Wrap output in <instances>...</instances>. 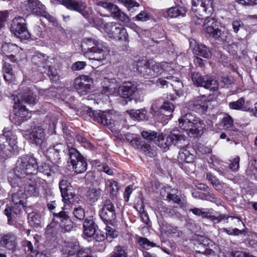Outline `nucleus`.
I'll return each instance as SVG.
<instances>
[{
	"instance_id": "nucleus-29",
	"label": "nucleus",
	"mask_w": 257,
	"mask_h": 257,
	"mask_svg": "<svg viewBox=\"0 0 257 257\" xmlns=\"http://www.w3.org/2000/svg\"><path fill=\"white\" fill-rule=\"evenodd\" d=\"M200 5V7L207 14L213 13V0H192L193 7H197Z\"/></svg>"
},
{
	"instance_id": "nucleus-23",
	"label": "nucleus",
	"mask_w": 257,
	"mask_h": 257,
	"mask_svg": "<svg viewBox=\"0 0 257 257\" xmlns=\"http://www.w3.org/2000/svg\"><path fill=\"white\" fill-rule=\"evenodd\" d=\"M137 90V85L136 84L131 81L124 82L118 87L119 96L122 97L128 98L130 101L132 100L130 97L132 96Z\"/></svg>"
},
{
	"instance_id": "nucleus-17",
	"label": "nucleus",
	"mask_w": 257,
	"mask_h": 257,
	"mask_svg": "<svg viewBox=\"0 0 257 257\" xmlns=\"http://www.w3.org/2000/svg\"><path fill=\"white\" fill-rule=\"evenodd\" d=\"M82 249L80 248L79 243L76 241H64L62 244V254L65 257H78Z\"/></svg>"
},
{
	"instance_id": "nucleus-19",
	"label": "nucleus",
	"mask_w": 257,
	"mask_h": 257,
	"mask_svg": "<svg viewBox=\"0 0 257 257\" xmlns=\"http://www.w3.org/2000/svg\"><path fill=\"white\" fill-rule=\"evenodd\" d=\"M92 83L89 77L84 76L75 79L73 85L79 93L85 95L90 91Z\"/></svg>"
},
{
	"instance_id": "nucleus-16",
	"label": "nucleus",
	"mask_w": 257,
	"mask_h": 257,
	"mask_svg": "<svg viewBox=\"0 0 257 257\" xmlns=\"http://www.w3.org/2000/svg\"><path fill=\"white\" fill-rule=\"evenodd\" d=\"M59 186L64 203L69 204L72 203L75 194L73 192V189L71 183L68 180L63 179L60 181Z\"/></svg>"
},
{
	"instance_id": "nucleus-22",
	"label": "nucleus",
	"mask_w": 257,
	"mask_h": 257,
	"mask_svg": "<svg viewBox=\"0 0 257 257\" xmlns=\"http://www.w3.org/2000/svg\"><path fill=\"white\" fill-rule=\"evenodd\" d=\"M83 229L82 235L84 238L86 239L93 236L98 229V227L92 219L87 218L83 222Z\"/></svg>"
},
{
	"instance_id": "nucleus-14",
	"label": "nucleus",
	"mask_w": 257,
	"mask_h": 257,
	"mask_svg": "<svg viewBox=\"0 0 257 257\" xmlns=\"http://www.w3.org/2000/svg\"><path fill=\"white\" fill-rule=\"evenodd\" d=\"M53 221L59 224L62 232L65 233L71 230L73 228L72 222L66 212L61 211L58 213L53 212Z\"/></svg>"
},
{
	"instance_id": "nucleus-53",
	"label": "nucleus",
	"mask_w": 257,
	"mask_h": 257,
	"mask_svg": "<svg viewBox=\"0 0 257 257\" xmlns=\"http://www.w3.org/2000/svg\"><path fill=\"white\" fill-rule=\"evenodd\" d=\"M107 1H96V5L98 6L101 7L107 10H108L110 14L113 11L115 10L114 9H116V5L112 4L111 3L107 2Z\"/></svg>"
},
{
	"instance_id": "nucleus-63",
	"label": "nucleus",
	"mask_w": 257,
	"mask_h": 257,
	"mask_svg": "<svg viewBox=\"0 0 257 257\" xmlns=\"http://www.w3.org/2000/svg\"><path fill=\"white\" fill-rule=\"evenodd\" d=\"M231 162L229 165V168L232 171H236L239 168V161L240 158L238 156H236L232 160H230Z\"/></svg>"
},
{
	"instance_id": "nucleus-57",
	"label": "nucleus",
	"mask_w": 257,
	"mask_h": 257,
	"mask_svg": "<svg viewBox=\"0 0 257 257\" xmlns=\"http://www.w3.org/2000/svg\"><path fill=\"white\" fill-rule=\"evenodd\" d=\"M165 139L167 145V148H168L172 144L175 145L180 140V137L177 135L172 134L171 135L167 136L165 138Z\"/></svg>"
},
{
	"instance_id": "nucleus-13",
	"label": "nucleus",
	"mask_w": 257,
	"mask_h": 257,
	"mask_svg": "<svg viewBox=\"0 0 257 257\" xmlns=\"http://www.w3.org/2000/svg\"><path fill=\"white\" fill-rule=\"evenodd\" d=\"M13 100L21 104L34 105L36 103V95L28 87L23 88L17 94L13 95Z\"/></svg>"
},
{
	"instance_id": "nucleus-42",
	"label": "nucleus",
	"mask_w": 257,
	"mask_h": 257,
	"mask_svg": "<svg viewBox=\"0 0 257 257\" xmlns=\"http://www.w3.org/2000/svg\"><path fill=\"white\" fill-rule=\"evenodd\" d=\"M101 190L99 188H92L89 189L87 193L86 197L89 203L92 204L96 202L100 198Z\"/></svg>"
},
{
	"instance_id": "nucleus-32",
	"label": "nucleus",
	"mask_w": 257,
	"mask_h": 257,
	"mask_svg": "<svg viewBox=\"0 0 257 257\" xmlns=\"http://www.w3.org/2000/svg\"><path fill=\"white\" fill-rule=\"evenodd\" d=\"M194 53L197 56L203 57L206 59H209L211 57L212 53L209 49L203 44H198L194 49Z\"/></svg>"
},
{
	"instance_id": "nucleus-46",
	"label": "nucleus",
	"mask_w": 257,
	"mask_h": 257,
	"mask_svg": "<svg viewBox=\"0 0 257 257\" xmlns=\"http://www.w3.org/2000/svg\"><path fill=\"white\" fill-rule=\"evenodd\" d=\"M206 78V76H202L199 72H193L191 74L192 80L197 86L203 87Z\"/></svg>"
},
{
	"instance_id": "nucleus-34",
	"label": "nucleus",
	"mask_w": 257,
	"mask_h": 257,
	"mask_svg": "<svg viewBox=\"0 0 257 257\" xmlns=\"http://www.w3.org/2000/svg\"><path fill=\"white\" fill-rule=\"evenodd\" d=\"M109 84L104 86L101 90L102 94H106V96L108 97L109 95L117 96L119 95L118 92V87L115 81L109 82Z\"/></svg>"
},
{
	"instance_id": "nucleus-37",
	"label": "nucleus",
	"mask_w": 257,
	"mask_h": 257,
	"mask_svg": "<svg viewBox=\"0 0 257 257\" xmlns=\"http://www.w3.org/2000/svg\"><path fill=\"white\" fill-rule=\"evenodd\" d=\"M21 9L23 12L27 15H29L31 13H39V11L37 10V9H35L32 8L33 6V1L31 0H21ZM37 10H40L41 8L38 7Z\"/></svg>"
},
{
	"instance_id": "nucleus-21",
	"label": "nucleus",
	"mask_w": 257,
	"mask_h": 257,
	"mask_svg": "<svg viewBox=\"0 0 257 257\" xmlns=\"http://www.w3.org/2000/svg\"><path fill=\"white\" fill-rule=\"evenodd\" d=\"M12 201L13 205L10 208L12 209L13 213L20 214L25 207V199L21 190L20 192L12 194Z\"/></svg>"
},
{
	"instance_id": "nucleus-35",
	"label": "nucleus",
	"mask_w": 257,
	"mask_h": 257,
	"mask_svg": "<svg viewBox=\"0 0 257 257\" xmlns=\"http://www.w3.org/2000/svg\"><path fill=\"white\" fill-rule=\"evenodd\" d=\"M166 78L169 80V84L173 87L176 94L178 95L181 94L183 87L182 82L178 78L172 75H167Z\"/></svg>"
},
{
	"instance_id": "nucleus-18",
	"label": "nucleus",
	"mask_w": 257,
	"mask_h": 257,
	"mask_svg": "<svg viewBox=\"0 0 257 257\" xmlns=\"http://www.w3.org/2000/svg\"><path fill=\"white\" fill-rule=\"evenodd\" d=\"M0 245L12 252H14L18 246L16 235L12 232L1 234Z\"/></svg>"
},
{
	"instance_id": "nucleus-30",
	"label": "nucleus",
	"mask_w": 257,
	"mask_h": 257,
	"mask_svg": "<svg viewBox=\"0 0 257 257\" xmlns=\"http://www.w3.org/2000/svg\"><path fill=\"white\" fill-rule=\"evenodd\" d=\"M177 160L179 163H193L194 155L187 149L183 148L179 152Z\"/></svg>"
},
{
	"instance_id": "nucleus-3",
	"label": "nucleus",
	"mask_w": 257,
	"mask_h": 257,
	"mask_svg": "<svg viewBox=\"0 0 257 257\" xmlns=\"http://www.w3.org/2000/svg\"><path fill=\"white\" fill-rule=\"evenodd\" d=\"M179 125L189 136L193 137H200L206 126L203 120L191 112L182 113L179 119Z\"/></svg>"
},
{
	"instance_id": "nucleus-44",
	"label": "nucleus",
	"mask_w": 257,
	"mask_h": 257,
	"mask_svg": "<svg viewBox=\"0 0 257 257\" xmlns=\"http://www.w3.org/2000/svg\"><path fill=\"white\" fill-rule=\"evenodd\" d=\"M55 167L51 166L46 163H42L39 166H37V170L44 175L49 177L53 175L55 173Z\"/></svg>"
},
{
	"instance_id": "nucleus-60",
	"label": "nucleus",
	"mask_w": 257,
	"mask_h": 257,
	"mask_svg": "<svg viewBox=\"0 0 257 257\" xmlns=\"http://www.w3.org/2000/svg\"><path fill=\"white\" fill-rule=\"evenodd\" d=\"M33 6L32 8L37 9H38L39 6V7L41 8V10H37L38 11H39V12H40V14H38V13H32V14H34L37 16H41V14L44 13V11L45 10V7L40 1H39L38 0H33Z\"/></svg>"
},
{
	"instance_id": "nucleus-52",
	"label": "nucleus",
	"mask_w": 257,
	"mask_h": 257,
	"mask_svg": "<svg viewBox=\"0 0 257 257\" xmlns=\"http://www.w3.org/2000/svg\"><path fill=\"white\" fill-rule=\"evenodd\" d=\"M73 214L77 219L82 220L85 217V209L81 206H76L73 209Z\"/></svg>"
},
{
	"instance_id": "nucleus-36",
	"label": "nucleus",
	"mask_w": 257,
	"mask_h": 257,
	"mask_svg": "<svg viewBox=\"0 0 257 257\" xmlns=\"http://www.w3.org/2000/svg\"><path fill=\"white\" fill-rule=\"evenodd\" d=\"M62 4L67 9L74 11H80L83 3L78 0H62Z\"/></svg>"
},
{
	"instance_id": "nucleus-47",
	"label": "nucleus",
	"mask_w": 257,
	"mask_h": 257,
	"mask_svg": "<svg viewBox=\"0 0 257 257\" xmlns=\"http://www.w3.org/2000/svg\"><path fill=\"white\" fill-rule=\"evenodd\" d=\"M28 222L31 226L38 227L41 223V218L37 213L32 212L28 215Z\"/></svg>"
},
{
	"instance_id": "nucleus-56",
	"label": "nucleus",
	"mask_w": 257,
	"mask_h": 257,
	"mask_svg": "<svg viewBox=\"0 0 257 257\" xmlns=\"http://www.w3.org/2000/svg\"><path fill=\"white\" fill-rule=\"evenodd\" d=\"M206 179L216 189L218 188L220 186L219 180L211 173H207Z\"/></svg>"
},
{
	"instance_id": "nucleus-6",
	"label": "nucleus",
	"mask_w": 257,
	"mask_h": 257,
	"mask_svg": "<svg viewBox=\"0 0 257 257\" xmlns=\"http://www.w3.org/2000/svg\"><path fill=\"white\" fill-rule=\"evenodd\" d=\"M136 66L138 72L144 76L156 77L162 74L160 64L146 59L139 60Z\"/></svg>"
},
{
	"instance_id": "nucleus-49",
	"label": "nucleus",
	"mask_w": 257,
	"mask_h": 257,
	"mask_svg": "<svg viewBox=\"0 0 257 257\" xmlns=\"http://www.w3.org/2000/svg\"><path fill=\"white\" fill-rule=\"evenodd\" d=\"M166 39V32L162 28H159L155 32L152 38V41L155 43H159L164 41Z\"/></svg>"
},
{
	"instance_id": "nucleus-9",
	"label": "nucleus",
	"mask_w": 257,
	"mask_h": 257,
	"mask_svg": "<svg viewBox=\"0 0 257 257\" xmlns=\"http://www.w3.org/2000/svg\"><path fill=\"white\" fill-rule=\"evenodd\" d=\"M10 183L12 187L18 186L22 191L24 189L27 195L38 196L39 195V189L37 183L31 176L23 178L22 181L20 183L13 184L12 182H10Z\"/></svg>"
},
{
	"instance_id": "nucleus-48",
	"label": "nucleus",
	"mask_w": 257,
	"mask_h": 257,
	"mask_svg": "<svg viewBox=\"0 0 257 257\" xmlns=\"http://www.w3.org/2000/svg\"><path fill=\"white\" fill-rule=\"evenodd\" d=\"M106 189L111 195L115 196L118 191L117 182L112 180H107L105 183Z\"/></svg>"
},
{
	"instance_id": "nucleus-45",
	"label": "nucleus",
	"mask_w": 257,
	"mask_h": 257,
	"mask_svg": "<svg viewBox=\"0 0 257 257\" xmlns=\"http://www.w3.org/2000/svg\"><path fill=\"white\" fill-rule=\"evenodd\" d=\"M109 257H128L127 249L124 246L116 245Z\"/></svg>"
},
{
	"instance_id": "nucleus-62",
	"label": "nucleus",
	"mask_w": 257,
	"mask_h": 257,
	"mask_svg": "<svg viewBox=\"0 0 257 257\" xmlns=\"http://www.w3.org/2000/svg\"><path fill=\"white\" fill-rule=\"evenodd\" d=\"M166 76L158 78L155 83L156 86L160 88H167L169 84V80L166 78Z\"/></svg>"
},
{
	"instance_id": "nucleus-26",
	"label": "nucleus",
	"mask_w": 257,
	"mask_h": 257,
	"mask_svg": "<svg viewBox=\"0 0 257 257\" xmlns=\"http://www.w3.org/2000/svg\"><path fill=\"white\" fill-rule=\"evenodd\" d=\"M2 139L6 140V143H9L12 146H16L17 143V137L15 131L13 130V127L9 126L5 127L3 130Z\"/></svg>"
},
{
	"instance_id": "nucleus-11",
	"label": "nucleus",
	"mask_w": 257,
	"mask_h": 257,
	"mask_svg": "<svg viewBox=\"0 0 257 257\" xmlns=\"http://www.w3.org/2000/svg\"><path fill=\"white\" fill-rule=\"evenodd\" d=\"M87 114L95 121L111 128L113 126L114 120L112 119L111 115L109 111L100 110H93L89 108Z\"/></svg>"
},
{
	"instance_id": "nucleus-12",
	"label": "nucleus",
	"mask_w": 257,
	"mask_h": 257,
	"mask_svg": "<svg viewBox=\"0 0 257 257\" xmlns=\"http://www.w3.org/2000/svg\"><path fill=\"white\" fill-rule=\"evenodd\" d=\"M14 101L13 112L14 116L13 118V121L16 125H20L23 122L31 117L28 109L26 106L20 103Z\"/></svg>"
},
{
	"instance_id": "nucleus-51",
	"label": "nucleus",
	"mask_w": 257,
	"mask_h": 257,
	"mask_svg": "<svg viewBox=\"0 0 257 257\" xmlns=\"http://www.w3.org/2000/svg\"><path fill=\"white\" fill-rule=\"evenodd\" d=\"M142 136L146 140L151 141L154 143V142H156L158 136L156 132L151 131H143L142 132Z\"/></svg>"
},
{
	"instance_id": "nucleus-4",
	"label": "nucleus",
	"mask_w": 257,
	"mask_h": 257,
	"mask_svg": "<svg viewBox=\"0 0 257 257\" xmlns=\"http://www.w3.org/2000/svg\"><path fill=\"white\" fill-rule=\"evenodd\" d=\"M53 59H49L46 54L40 52H35L31 59L32 62L36 66V69L41 73H46L50 79L54 80L58 77V70L55 64L51 61Z\"/></svg>"
},
{
	"instance_id": "nucleus-24",
	"label": "nucleus",
	"mask_w": 257,
	"mask_h": 257,
	"mask_svg": "<svg viewBox=\"0 0 257 257\" xmlns=\"http://www.w3.org/2000/svg\"><path fill=\"white\" fill-rule=\"evenodd\" d=\"M45 129L40 126L34 127L30 134V139L33 144L40 146L45 141Z\"/></svg>"
},
{
	"instance_id": "nucleus-7",
	"label": "nucleus",
	"mask_w": 257,
	"mask_h": 257,
	"mask_svg": "<svg viewBox=\"0 0 257 257\" xmlns=\"http://www.w3.org/2000/svg\"><path fill=\"white\" fill-rule=\"evenodd\" d=\"M69 156L73 169L77 174L83 173L86 171L87 163L86 159L75 148L69 150Z\"/></svg>"
},
{
	"instance_id": "nucleus-58",
	"label": "nucleus",
	"mask_w": 257,
	"mask_h": 257,
	"mask_svg": "<svg viewBox=\"0 0 257 257\" xmlns=\"http://www.w3.org/2000/svg\"><path fill=\"white\" fill-rule=\"evenodd\" d=\"M220 230L222 232H226L228 235H238L241 234L244 232V230H239L237 228H222L220 229Z\"/></svg>"
},
{
	"instance_id": "nucleus-20",
	"label": "nucleus",
	"mask_w": 257,
	"mask_h": 257,
	"mask_svg": "<svg viewBox=\"0 0 257 257\" xmlns=\"http://www.w3.org/2000/svg\"><path fill=\"white\" fill-rule=\"evenodd\" d=\"M63 145L57 144L50 147L46 152V156L54 164H59L60 162V153L63 149Z\"/></svg>"
},
{
	"instance_id": "nucleus-1",
	"label": "nucleus",
	"mask_w": 257,
	"mask_h": 257,
	"mask_svg": "<svg viewBox=\"0 0 257 257\" xmlns=\"http://www.w3.org/2000/svg\"><path fill=\"white\" fill-rule=\"evenodd\" d=\"M37 162L35 158L30 155H24L17 161L13 176L9 177V182L20 183L23 178L30 177L37 172Z\"/></svg>"
},
{
	"instance_id": "nucleus-39",
	"label": "nucleus",
	"mask_w": 257,
	"mask_h": 257,
	"mask_svg": "<svg viewBox=\"0 0 257 257\" xmlns=\"http://www.w3.org/2000/svg\"><path fill=\"white\" fill-rule=\"evenodd\" d=\"M127 112L132 117L138 120H143L148 118L147 111L145 109H131L127 110Z\"/></svg>"
},
{
	"instance_id": "nucleus-55",
	"label": "nucleus",
	"mask_w": 257,
	"mask_h": 257,
	"mask_svg": "<svg viewBox=\"0 0 257 257\" xmlns=\"http://www.w3.org/2000/svg\"><path fill=\"white\" fill-rule=\"evenodd\" d=\"M105 230V234L106 235V238L109 237L111 239H113L116 238L118 235V231L111 226H106Z\"/></svg>"
},
{
	"instance_id": "nucleus-64",
	"label": "nucleus",
	"mask_w": 257,
	"mask_h": 257,
	"mask_svg": "<svg viewBox=\"0 0 257 257\" xmlns=\"http://www.w3.org/2000/svg\"><path fill=\"white\" fill-rule=\"evenodd\" d=\"M12 209H11L10 207L7 206L5 209V214L8 217V223L9 225H13L14 224V221L12 217Z\"/></svg>"
},
{
	"instance_id": "nucleus-27",
	"label": "nucleus",
	"mask_w": 257,
	"mask_h": 257,
	"mask_svg": "<svg viewBox=\"0 0 257 257\" xmlns=\"http://www.w3.org/2000/svg\"><path fill=\"white\" fill-rule=\"evenodd\" d=\"M23 246L26 253L28 254L27 257H47L45 253L39 251L30 241H23Z\"/></svg>"
},
{
	"instance_id": "nucleus-31",
	"label": "nucleus",
	"mask_w": 257,
	"mask_h": 257,
	"mask_svg": "<svg viewBox=\"0 0 257 257\" xmlns=\"http://www.w3.org/2000/svg\"><path fill=\"white\" fill-rule=\"evenodd\" d=\"M122 28L118 24L115 22H109L105 25V31L110 38L116 39L118 32H120Z\"/></svg>"
},
{
	"instance_id": "nucleus-59",
	"label": "nucleus",
	"mask_w": 257,
	"mask_h": 257,
	"mask_svg": "<svg viewBox=\"0 0 257 257\" xmlns=\"http://www.w3.org/2000/svg\"><path fill=\"white\" fill-rule=\"evenodd\" d=\"M200 197L203 199H205L215 203L220 202L219 198L216 197L214 194L209 192L206 195L202 194L200 195Z\"/></svg>"
},
{
	"instance_id": "nucleus-43",
	"label": "nucleus",
	"mask_w": 257,
	"mask_h": 257,
	"mask_svg": "<svg viewBox=\"0 0 257 257\" xmlns=\"http://www.w3.org/2000/svg\"><path fill=\"white\" fill-rule=\"evenodd\" d=\"M114 9L115 10L113 11L111 14L113 17L121 21L124 24H128L130 21L129 17L116 6Z\"/></svg>"
},
{
	"instance_id": "nucleus-54",
	"label": "nucleus",
	"mask_w": 257,
	"mask_h": 257,
	"mask_svg": "<svg viewBox=\"0 0 257 257\" xmlns=\"http://www.w3.org/2000/svg\"><path fill=\"white\" fill-rule=\"evenodd\" d=\"M118 2L123 5L130 11L134 7H139V4L133 0H117Z\"/></svg>"
},
{
	"instance_id": "nucleus-41",
	"label": "nucleus",
	"mask_w": 257,
	"mask_h": 257,
	"mask_svg": "<svg viewBox=\"0 0 257 257\" xmlns=\"http://www.w3.org/2000/svg\"><path fill=\"white\" fill-rule=\"evenodd\" d=\"M3 72L4 78L7 81L10 82L14 78L12 65L7 62H5L3 65Z\"/></svg>"
},
{
	"instance_id": "nucleus-10",
	"label": "nucleus",
	"mask_w": 257,
	"mask_h": 257,
	"mask_svg": "<svg viewBox=\"0 0 257 257\" xmlns=\"http://www.w3.org/2000/svg\"><path fill=\"white\" fill-rule=\"evenodd\" d=\"M99 216L105 224L112 225L116 218L115 208L109 199L102 202V207L99 211Z\"/></svg>"
},
{
	"instance_id": "nucleus-28",
	"label": "nucleus",
	"mask_w": 257,
	"mask_h": 257,
	"mask_svg": "<svg viewBox=\"0 0 257 257\" xmlns=\"http://www.w3.org/2000/svg\"><path fill=\"white\" fill-rule=\"evenodd\" d=\"M251 106V103L248 101H245L243 97H241L237 100L231 102L229 103L230 108L244 111H249Z\"/></svg>"
},
{
	"instance_id": "nucleus-8",
	"label": "nucleus",
	"mask_w": 257,
	"mask_h": 257,
	"mask_svg": "<svg viewBox=\"0 0 257 257\" xmlns=\"http://www.w3.org/2000/svg\"><path fill=\"white\" fill-rule=\"evenodd\" d=\"M11 32L18 38L22 40H26L30 37L27 29L26 20L21 17L15 18L12 22Z\"/></svg>"
},
{
	"instance_id": "nucleus-38",
	"label": "nucleus",
	"mask_w": 257,
	"mask_h": 257,
	"mask_svg": "<svg viewBox=\"0 0 257 257\" xmlns=\"http://www.w3.org/2000/svg\"><path fill=\"white\" fill-rule=\"evenodd\" d=\"M203 87L206 89L215 91L218 89L219 83L215 77L206 76Z\"/></svg>"
},
{
	"instance_id": "nucleus-5",
	"label": "nucleus",
	"mask_w": 257,
	"mask_h": 257,
	"mask_svg": "<svg viewBox=\"0 0 257 257\" xmlns=\"http://www.w3.org/2000/svg\"><path fill=\"white\" fill-rule=\"evenodd\" d=\"M194 8V7L192 9L195 12L199 11V15L202 17V18H201V19H204L203 17L206 18L203 26L204 31L210 36L218 41L226 42L228 39V33L225 31H222L218 28V22L214 18L205 16V14H207L203 12L200 6L197 9H195ZM212 14V13L208 15H209Z\"/></svg>"
},
{
	"instance_id": "nucleus-61",
	"label": "nucleus",
	"mask_w": 257,
	"mask_h": 257,
	"mask_svg": "<svg viewBox=\"0 0 257 257\" xmlns=\"http://www.w3.org/2000/svg\"><path fill=\"white\" fill-rule=\"evenodd\" d=\"M162 73H168L169 75L172 74L174 70L171 66V64L167 62H162L160 63Z\"/></svg>"
},
{
	"instance_id": "nucleus-15",
	"label": "nucleus",
	"mask_w": 257,
	"mask_h": 257,
	"mask_svg": "<svg viewBox=\"0 0 257 257\" xmlns=\"http://www.w3.org/2000/svg\"><path fill=\"white\" fill-rule=\"evenodd\" d=\"M209 100L205 95H201L190 100L187 104L189 109L198 113H205L208 107Z\"/></svg>"
},
{
	"instance_id": "nucleus-50",
	"label": "nucleus",
	"mask_w": 257,
	"mask_h": 257,
	"mask_svg": "<svg viewBox=\"0 0 257 257\" xmlns=\"http://www.w3.org/2000/svg\"><path fill=\"white\" fill-rule=\"evenodd\" d=\"M174 105L173 103L170 101H164L161 106V109L163 110L164 112H166V114H165V115L169 117L170 118H171L172 113L174 110Z\"/></svg>"
},
{
	"instance_id": "nucleus-40",
	"label": "nucleus",
	"mask_w": 257,
	"mask_h": 257,
	"mask_svg": "<svg viewBox=\"0 0 257 257\" xmlns=\"http://www.w3.org/2000/svg\"><path fill=\"white\" fill-rule=\"evenodd\" d=\"M15 146L6 142L0 143V156L3 158L10 157L14 150Z\"/></svg>"
},
{
	"instance_id": "nucleus-33",
	"label": "nucleus",
	"mask_w": 257,
	"mask_h": 257,
	"mask_svg": "<svg viewBox=\"0 0 257 257\" xmlns=\"http://www.w3.org/2000/svg\"><path fill=\"white\" fill-rule=\"evenodd\" d=\"M167 15L171 18L184 17L186 16V10L180 6H176L168 9L166 11Z\"/></svg>"
},
{
	"instance_id": "nucleus-25",
	"label": "nucleus",
	"mask_w": 257,
	"mask_h": 257,
	"mask_svg": "<svg viewBox=\"0 0 257 257\" xmlns=\"http://www.w3.org/2000/svg\"><path fill=\"white\" fill-rule=\"evenodd\" d=\"M200 216L203 218H207L211 220L215 223H217L225 218L224 214H221L219 212H213L212 210L207 208H202Z\"/></svg>"
},
{
	"instance_id": "nucleus-2",
	"label": "nucleus",
	"mask_w": 257,
	"mask_h": 257,
	"mask_svg": "<svg viewBox=\"0 0 257 257\" xmlns=\"http://www.w3.org/2000/svg\"><path fill=\"white\" fill-rule=\"evenodd\" d=\"M81 47L85 56L90 60L102 61L106 59L109 53L106 45L95 39H84Z\"/></svg>"
}]
</instances>
